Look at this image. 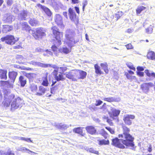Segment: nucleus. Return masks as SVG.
Segmentation results:
<instances>
[{"label": "nucleus", "instance_id": "nucleus-39", "mask_svg": "<svg viewBox=\"0 0 155 155\" xmlns=\"http://www.w3.org/2000/svg\"><path fill=\"white\" fill-rule=\"evenodd\" d=\"M17 139L24 141H26L27 142H32V141L31 140L30 138H25L22 137H17Z\"/></svg>", "mask_w": 155, "mask_h": 155}, {"label": "nucleus", "instance_id": "nucleus-61", "mask_svg": "<svg viewBox=\"0 0 155 155\" xmlns=\"http://www.w3.org/2000/svg\"><path fill=\"white\" fill-rule=\"evenodd\" d=\"M96 102L97 103L95 104V105L97 106H99L102 103V101L100 100H97L96 101Z\"/></svg>", "mask_w": 155, "mask_h": 155}, {"label": "nucleus", "instance_id": "nucleus-15", "mask_svg": "<svg viewBox=\"0 0 155 155\" xmlns=\"http://www.w3.org/2000/svg\"><path fill=\"white\" fill-rule=\"evenodd\" d=\"M22 29L23 30L25 31H28V33L31 34L33 32V30H32L31 27L28 25L26 22H24L21 24Z\"/></svg>", "mask_w": 155, "mask_h": 155}, {"label": "nucleus", "instance_id": "nucleus-45", "mask_svg": "<svg viewBox=\"0 0 155 155\" xmlns=\"http://www.w3.org/2000/svg\"><path fill=\"white\" fill-rule=\"evenodd\" d=\"M52 54V52L49 51L48 50H46L44 53L43 54V55L44 56H48L50 55H51Z\"/></svg>", "mask_w": 155, "mask_h": 155}, {"label": "nucleus", "instance_id": "nucleus-36", "mask_svg": "<svg viewBox=\"0 0 155 155\" xmlns=\"http://www.w3.org/2000/svg\"><path fill=\"white\" fill-rule=\"evenodd\" d=\"M30 88L32 92H35L37 91L38 90L37 86L35 84H31Z\"/></svg>", "mask_w": 155, "mask_h": 155}, {"label": "nucleus", "instance_id": "nucleus-8", "mask_svg": "<svg viewBox=\"0 0 155 155\" xmlns=\"http://www.w3.org/2000/svg\"><path fill=\"white\" fill-rule=\"evenodd\" d=\"M76 70H72L70 72H66L64 75L67 78L71 79L72 81H77Z\"/></svg>", "mask_w": 155, "mask_h": 155}, {"label": "nucleus", "instance_id": "nucleus-35", "mask_svg": "<svg viewBox=\"0 0 155 155\" xmlns=\"http://www.w3.org/2000/svg\"><path fill=\"white\" fill-rule=\"evenodd\" d=\"M146 8L144 6H139L137 7L136 9V12L137 14H140L142 11H143Z\"/></svg>", "mask_w": 155, "mask_h": 155}, {"label": "nucleus", "instance_id": "nucleus-44", "mask_svg": "<svg viewBox=\"0 0 155 155\" xmlns=\"http://www.w3.org/2000/svg\"><path fill=\"white\" fill-rule=\"evenodd\" d=\"M109 142L108 140H103L99 141V144L100 145H102L103 144H109Z\"/></svg>", "mask_w": 155, "mask_h": 155}, {"label": "nucleus", "instance_id": "nucleus-52", "mask_svg": "<svg viewBox=\"0 0 155 155\" xmlns=\"http://www.w3.org/2000/svg\"><path fill=\"white\" fill-rule=\"evenodd\" d=\"M6 155H14V153L13 151L11 150H8V151L5 152Z\"/></svg>", "mask_w": 155, "mask_h": 155}, {"label": "nucleus", "instance_id": "nucleus-59", "mask_svg": "<svg viewBox=\"0 0 155 155\" xmlns=\"http://www.w3.org/2000/svg\"><path fill=\"white\" fill-rule=\"evenodd\" d=\"M67 127L68 126L66 124L62 123L61 129V130L66 129Z\"/></svg>", "mask_w": 155, "mask_h": 155}, {"label": "nucleus", "instance_id": "nucleus-10", "mask_svg": "<svg viewBox=\"0 0 155 155\" xmlns=\"http://www.w3.org/2000/svg\"><path fill=\"white\" fill-rule=\"evenodd\" d=\"M13 83L8 81H0V87L3 89L6 88H12L13 87Z\"/></svg>", "mask_w": 155, "mask_h": 155}, {"label": "nucleus", "instance_id": "nucleus-33", "mask_svg": "<svg viewBox=\"0 0 155 155\" xmlns=\"http://www.w3.org/2000/svg\"><path fill=\"white\" fill-rule=\"evenodd\" d=\"M94 68L96 74H102V72L100 69V68L97 64H95L94 65Z\"/></svg>", "mask_w": 155, "mask_h": 155}, {"label": "nucleus", "instance_id": "nucleus-29", "mask_svg": "<svg viewBox=\"0 0 155 155\" xmlns=\"http://www.w3.org/2000/svg\"><path fill=\"white\" fill-rule=\"evenodd\" d=\"M101 66L106 73H108V64L107 63H101Z\"/></svg>", "mask_w": 155, "mask_h": 155}, {"label": "nucleus", "instance_id": "nucleus-58", "mask_svg": "<svg viewBox=\"0 0 155 155\" xmlns=\"http://www.w3.org/2000/svg\"><path fill=\"white\" fill-rule=\"evenodd\" d=\"M33 75L32 74H26V76L29 79H32Z\"/></svg>", "mask_w": 155, "mask_h": 155}, {"label": "nucleus", "instance_id": "nucleus-4", "mask_svg": "<svg viewBox=\"0 0 155 155\" xmlns=\"http://www.w3.org/2000/svg\"><path fill=\"white\" fill-rule=\"evenodd\" d=\"M34 32H32L31 34L35 38L36 40H38L41 38L43 37L46 35V31L42 28H37L36 31L33 30Z\"/></svg>", "mask_w": 155, "mask_h": 155}, {"label": "nucleus", "instance_id": "nucleus-31", "mask_svg": "<svg viewBox=\"0 0 155 155\" xmlns=\"http://www.w3.org/2000/svg\"><path fill=\"white\" fill-rule=\"evenodd\" d=\"M37 66L42 68H47L51 66V64H44L40 62H37Z\"/></svg>", "mask_w": 155, "mask_h": 155}, {"label": "nucleus", "instance_id": "nucleus-24", "mask_svg": "<svg viewBox=\"0 0 155 155\" xmlns=\"http://www.w3.org/2000/svg\"><path fill=\"white\" fill-rule=\"evenodd\" d=\"M7 73L6 70H0V78L1 79L6 80L7 79Z\"/></svg>", "mask_w": 155, "mask_h": 155}, {"label": "nucleus", "instance_id": "nucleus-17", "mask_svg": "<svg viewBox=\"0 0 155 155\" xmlns=\"http://www.w3.org/2000/svg\"><path fill=\"white\" fill-rule=\"evenodd\" d=\"M55 20L57 24L61 28L64 27L63 23L62 18L60 15L58 14L56 15Z\"/></svg>", "mask_w": 155, "mask_h": 155}, {"label": "nucleus", "instance_id": "nucleus-51", "mask_svg": "<svg viewBox=\"0 0 155 155\" xmlns=\"http://www.w3.org/2000/svg\"><path fill=\"white\" fill-rule=\"evenodd\" d=\"M16 58L21 61H24L25 59V58L23 57V56L21 55H17L16 56Z\"/></svg>", "mask_w": 155, "mask_h": 155}, {"label": "nucleus", "instance_id": "nucleus-37", "mask_svg": "<svg viewBox=\"0 0 155 155\" xmlns=\"http://www.w3.org/2000/svg\"><path fill=\"white\" fill-rule=\"evenodd\" d=\"M145 73L147 76L153 78H155V74L154 72H150L148 70L145 71Z\"/></svg>", "mask_w": 155, "mask_h": 155}, {"label": "nucleus", "instance_id": "nucleus-12", "mask_svg": "<svg viewBox=\"0 0 155 155\" xmlns=\"http://www.w3.org/2000/svg\"><path fill=\"white\" fill-rule=\"evenodd\" d=\"M135 117V116L133 115L126 114L124 115L123 120L126 124L130 125L132 123V120L134 119Z\"/></svg>", "mask_w": 155, "mask_h": 155}, {"label": "nucleus", "instance_id": "nucleus-25", "mask_svg": "<svg viewBox=\"0 0 155 155\" xmlns=\"http://www.w3.org/2000/svg\"><path fill=\"white\" fill-rule=\"evenodd\" d=\"M147 57L148 59L155 60V53L153 51H150L148 53Z\"/></svg>", "mask_w": 155, "mask_h": 155}, {"label": "nucleus", "instance_id": "nucleus-18", "mask_svg": "<svg viewBox=\"0 0 155 155\" xmlns=\"http://www.w3.org/2000/svg\"><path fill=\"white\" fill-rule=\"evenodd\" d=\"M14 16L9 14H6L3 18L4 21L8 23H11L12 21L14 20Z\"/></svg>", "mask_w": 155, "mask_h": 155}, {"label": "nucleus", "instance_id": "nucleus-47", "mask_svg": "<svg viewBox=\"0 0 155 155\" xmlns=\"http://www.w3.org/2000/svg\"><path fill=\"white\" fill-rule=\"evenodd\" d=\"M51 48L52 51L54 52V54L56 56H57V52L58 49L57 47L54 45H53L51 47Z\"/></svg>", "mask_w": 155, "mask_h": 155}, {"label": "nucleus", "instance_id": "nucleus-55", "mask_svg": "<svg viewBox=\"0 0 155 155\" xmlns=\"http://www.w3.org/2000/svg\"><path fill=\"white\" fill-rule=\"evenodd\" d=\"M106 128L108 130L111 134H114V130L109 127H106Z\"/></svg>", "mask_w": 155, "mask_h": 155}, {"label": "nucleus", "instance_id": "nucleus-19", "mask_svg": "<svg viewBox=\"0 0 155 155\" xmlns=\"http://www.w3.org/2000/svg\"><path fill=\"white\" fill-rule=\"evenodd\" d=\"M53 74L54 76L55 80L57 81H63L65 79L63 75L61 74H58V73L56 70H54L53 72Z\"/></svg>", "mask_w": 155, "mask_h": 155}, {"label": "nucleus", "instance_id": "nucleus-26", "mask_svg": "<svg viewBox=\"0 0 155 155\" xmlns=\"http://www.w3.org/2000/svg\"><path fill=\"white\" fill-rule=\"evenodd\" d=\"M19 81L22 87H24L26 83V78L23 76H21L20 77Z\"/></svg>", "mask_w": 155, "mask_h": 155}, {"label": "nucleus", "instance_id": "nucleus-1", "mask_svg": "<svg viewBox=\"0 0 155 155\" xmlns=\"http://www.w3.org/2000/svg\"><path fill=\"white\" fill-rule=\"evenodd\" d=\"M4 100L2 104L5 107H9L11 105V110H14L23 106L22 99L14 94H11L7 90L4 91Z\"/></svg>", "mask_w": 155, "mask_h": 155}, {"label": "nucleus", "instance_id": "nucleus-34", "mask_svg": "<svg viewBox=\"0 0 155 155\" xmlns=\"http://www.w3.org/2000/svg\"><path fill=\"white\" fill-rule=\"evenodd\" d=\"M117 99L114 97H109L104 98V100L108 102H112L117 101Z\"/></svg>", "mask_w": 155, "mask_h": 155}, {"label": "nucleus", "instance_id": "nucleus-38", "mask_svg": "<svg viewBox=\"0 0 155 155\" xmlns=\"http://www.w3.org/2000/svg\"><path fill=\"white\" fill-rule=\"evenodd\" d=\"M17 139L24 141H26L27 142H32V141L31 140L30 138H25L22 137H17Z\"/></svg>", "mask_w": 155, "mask_h": 155}, {"label": "nucleus", "instance_id": "nucleus-32", "mask_svg": "<svg viewBox=\"0 0 155 155\" xmlns=\"http://www.w3.org/2000/svg\"><path fill=\"white\" fill-rule=\"evenodd\" d=\"M49 84L47 79V77H45L42 78V82L41 84L44 86L47 87Z\"/></svg>", "mask_w": 155, "mask_h": 155}, {"label": "nucleus", "instance_id": "nucleus-42", "mask_svg": "<svg viewBox=\"0 0 155 155\" xmlns=\"http://www.w3.org/2000/svg\"><path fill=\"white\" fill-rule=\"evenodd\" d=\"M18 151H22V152H25V150H27L28 151L31 153H35L32 152V151L30 150L29 149L26 148L25 147H19L17 150Z\"/></svg>", "mask_w": 155, "mask_h": 155}, {"label": "nucleus", "instance_id": "nucleus-3", "mask_svg": "<svg viewBox=\"0 0 155 155\" xmlns=\"http://www.w3.org/2000/svg\"><path fill=\"white\" fill-rule=\"evenodd\" d=\"M74 33L70 30H67L66 32L64 43L68 45L69 47L71 48L75 43L73 37Z\"/></svg>", "mask_w": 155, "mask_h": 155}, {"label": "nucleus", "instance_id": "nucleus-21", "mask_svg": "<svg viewBox=\"0 0 155 155\" xmlns=\"http://www.w3.org/2000/svg\"><path fill=\"white\" fill-rule=\"evenodd\" d=\"M37 5L38 7L41 8L43 11H44L45 13L48 16H51L52 15V13L50 9H49L48 8L40 4H37Z\"/></svg>", "mask_w": 155, "mask_h": 155}, {"label": "nucleus", "instance_id": "nucleus-16", "mask_svg": "<svg viewBox=\"0 0 155 155\" xmlns=\"http://www.w3.org/2000/svg\"><path fill=\"white\" fill-rule=\"evenodd\" d=\"M47 91V89L43 86H41L38 87V89L35 95L39 96L43 95Z\"/></svg>", "mask_w": 155, "mask_h": 155}, {"label": "nucleus", "instance_id": "nucleus-54", "mask_svg": "<svg viewBox=\"0 0 155 155\" xmlns=\"http://www.w3.org/2000/svg\"><path fill=\"white\" fill-rule=\"evenodd\" d=\"M43 51V50L39 48H37L35 49L33 52V53L40 52Z\"/></svg>", "mask_w": 155, "mask_h": 155}, {"label": "nucleus", "instance_id": "nucleus-13", "mask_svg": "<svg viewBox=\"0 0 155 155\" xmlns=\"http://www.w3.org/2000/svg\"><path fill=\"white\" fill-rule=\"evenodd\" d=\"M120 139H119L117 138L112 139L111 144L119 148L124 149L125 148V147L123 144L120 143Z\"/></svg>", "mask_w": 155, "mask_h": 155}, {"label": "nucleus", "instance_id": "nucleus-53", "mask_svg": "<svg viewBox=\"0 0 155 155\" xmlns=\"http://www.w3.org/2000/svg\"><path fill=\"white\" fill-rule=\"evenodd\" d=\"M61 123H56L54 124V126L57 128L61 129Z\"/></svg>", "mask_w": 155, "mask_h": 155}, {"label": "nucleus", "instance_id": "nucleus-57", "mask_svg": "<svg viewBox=\"0 0 155 155\" xmlns=\"http://www.w3.org/2000/svg\"><path fill=\"white\" fill-rule=\"evenodd\" d=\"M125 46L127 49H132L133 48V47L131 44H129L127 45H125Z\"/></svg>", "mask_w": 155, "mask_h": 155}, {"label": "nucleus", "instance_id": "nucleus-6", "mask_svg": "<svg viewBox=\"0 0 155 155\" xmlns=\"http://www.w3.org/2000/svg\"><path fill=\"white\" fill-rule=\"evenodd\" d=\"M2 41H5L6 43L11 45H13L17 41L14 37L12 35H8L1 39Z\"/></svg>", "mask_w": 155, "mask_h": 155}, {"label": "nucleus", "instance_id": "nucleus-7", "mask_svg": "<svg viewBox=\"0 0 155 155\" xmlns=\"http://www.w3.org/2000/svg\"><path fill=\"white\" fill-rule=\"evenodd\" d=\"M69 17L71 20L73 21L76 25L78 23V19L76 17V15L74 11L71 8H69L68 10Z\"/></svg>", "mask_w": 155, "mask_h": 155}, {"label": "nucleus", "instance_id": "nucleus-20", "mask_svg": "<svg viewBox=\"0 0 155 155\" xmlns=\"http://www.w3.org/2000/svg\"><path fill=\"white\" fill-rule=\"evenodd\" d=\"M28 13L26 10H23L18 14V17L19 19L25 20Z\"/></svg>", "mask_w": 155, "mask_h": 155}, {"label": "nucleus", "instance_id": "nucleus-2", "mask_svg": "<svg viewBox=\"0 0 155 155\" xmlns=\"http://www.w3.org/2000/svg\"><path fill=\"white\" fill-rule=\"evenodd\" d=\"M123 128V133L119 134V137L122 138L121 140L123 144L127 146L131 147V149L135 150L134 145L133 143L134 138L129 134V129L126 127H124Z\"/></svg>", "mask_w": 155, "mask_h": 155}, {"label": "nucleus", "instance_id": "nucleus-64", "mask_svg": "<svg viewBox=\"0 0 155 155\" xmlns=\"http://www.w3.org/2000/svg\"><path fill=\"white\" fill-rule=\"evenodd\" d=\"M72 3L73 4L78 3L79 2V0H71Z\"/></svg>", "mask_w": 155, "mask_h": 155}, {"label": "nucleus", "instance_id": "nucleus-48", "mask_svg": "<svg viewBox=\"0 0 155 155\" xmlns=\"http://www.w3.org/2000/svg\"><path fill=\"white\" fill-rule=\"evenodd\" d=\"M126 64L127 67L130 69L135 70V68L133 66L132 64L131 63H127Z\"/></svg>", "mask_w": 155, "mask_h": 155}, {"label": "nucleus", "instance_id": "nucleus-22", "mask_svg": "<svg viewBox=\"0 0 155 155\" xmlns=\"http://www.w3.org/2000/svg\"><path fill=\"white\" fill-rule=\"evenodd\" d=\"M85 129L87 132L91 135L95 134L97 132L96 130L92 126H87L86 127Z\"/></svg>", "mask_w": 155, "mask_h": 155}, {"label": "nucleus", "instance_id": "nucleus-23", "mask_svg": "<svg viewBox=\"0 0 155 155\" xmlns=\"http://www.w3.org/2000/svg\"><path fill=\"white\" fill-rule=\"evenodd\" d=\"M18 73L15 71H12L9 73V77L12 81L11 82L14 83L15 80L17 75Z\"/></svg>", "mask_w": 155, "mask_h": 155}, {"label": "nucleus", "instance_id": "nucleus-41", "mask_svg": "<svg viewBox=\"0 0 155 155\" xmlns=\"http://www.w3.org/2000/svg\"><path fill=\"white\" fill-rule=\"evenodd\" d=\"M74 131L75 133H78L81 135H82V130L81 127H78L74 129Z\"/></svg>", "mask_w": 155, "mask_h": 155}, {"label": "nucleus", "instance_id": "nucleus-27", "mask_svg": "<svg viewBox=\"0 0 155 155\" xmlns=\"http://www.w3.org/2000/svg\"><path fill=\"white\" fill-rule=\"evenodd\" d=\"M29 23L32 26H35L39 24V22L35 18H31L29 21Z\"/></svg>", "mask_w": 155, "mask_h": 155}, {"label": "nucleus", "instance_id": "nucleus-40", "mask_svg": "<svg viewBox=\"0 0 155 155\" xmlns=\"http://www.w3.org/2000/svg\"><path fill=\"white\" fill-rule=\"evenodd\" d=\"M85 150H86L87 151H89L90 153H95L97 154H98V151L95 150L92 148H88L86 147L85 148Z\"/></svg>", "mask_w": 155, "mask_h": 155}, {"label": "nucleus", "instance_id": "nucleus-62", "mask_svg": "<svg viewBox=\"0 0 155 155\" xmlns=\"http://www.w3.org/2000/svg\"><path fill=\"white\" fill-rule=\"evenodd\" d=\"M38 62L35 61H31L29 63L30 64H32L34 66H37V63Z\"/></svg>", "mask_w": 155, "mask_h": 155}, {"label": "nucleus", "instance_id": "nucleus-46", "mask_svg": "<svg viewBox=\"0 0 155 155\" xmlns=\"http://www.w3.org/2000/svg\"><path fill=\"white\" fill-rule=\"evenodd\" d=\"M61 50L63 52L66 54L69 53L70 51V50L66 47H63Z\"/></svg>", "mask_w": 155, "mask_h": 155}, {"label": "nucleus", "instance_id": "nucleus-50", "mask_svg": "<svg viewBox=\"0 0 155 155\" xmlns=\"http://www.w3.org/2000/svg\"><path fill=\"white\" fill-rule=\"evenodd\" d=\"M57 89V87H52L51 88V93L52 94H54L55 93Z\"/></svg>", "mask_w": 155, "mask_h": 155}, {"label": "nucleus", "instance_id": "nucleus-43", "mask_svg": "<svg viewBox=\"0 0 155 155\" xmlns=\"http://www.w3.org/2000/svg\"><path fill=\"white\" fill-rule=\"evenodd\" d=\"M123 15L122 12H118L115 14V17L117 18V20Z\"/></svg>", "mask_w": 155, "mask_h": 155}, {"label": "nucleus", "instance_id": "nucleus-5", "mask_svg": "<svg viewBox=\"0 0 155 155\" xmlns=\"http://www.w3.org/2000/svg\"><path fill=\"white\" fill-rule=\"evenodd\" d=\"M53 32L55 36V38L58 43V45L61 44V39L63 37V34L62 32L58 31V29L55 26H53L52 28Z\"/></svg>", "mask_w": 155, "mask_h": 155}, {"label": "nucleus", "instance_id": "nucleus-28", "mask_svg": "<svg viewBox=\"0 0 155 155\" xmlns=\"http://www.w3.org/2000/svg\"><path fill=\"white\" fill-rule=\"evenodd\" d=\"M12 29V27L8 25H5L3 26V28L2 30L3 32L4 33H6L8 31H11Z\"/></svg>", "mask_w": 155, "mask_h": 155}, {"label": "nucleus", "instance_id": "nucleus-14", "mask_svg": "<svg viewBox=\"0 0 155 155\" xmlns=\"http://www.w3.org/2000/svg\"><path fill=\"white\" fill-rule=\"evenodd\" d=\"M76 78L78 79H84L86 76V72L79 70H76Z\"/></svg>", "mask_w": 155, "mask_h": 155}, {"label": "nucleus", "instance_id": "nucleus-49", "mask_svg": "<svg viewBox=\"0 0 155 155\" xmlns=\"http://www.w3.org/2000/svg\"><path fill=\"white\" fill-rule=\"evenodd\" d=\"M146 32L148 34H151L152 32L153 28L151 26H150L146 29Z\"/></svg>", "mask_w": 155, "mask_h": 155}, {"label": "nucleus", "instance_id": "nucleus-9", "mask_svg": "<svg viewBox=\"0 0 155 155\" xmlns=\"http://www.w3.org/2000/svg\"><path fill=\"white\" fill-rule=\"evenodd\" d=\"M108 113L110 117L113 118L114 117H116L120 114V111L119 110H116L110 106H108Z\"/></svg>", "mask_w": 155, "mask_h": 155}, {"label": "nucleus", "instance_id": "nucleus-63", "mask_svg": "<svg viewBox=\"0 0 155 155\" xmlns=\"http://www.w3.org/2000/svg\"><path fill=\"white\" fill-rule=\"evenodd\" d=\"M13 3L12 0H7V4L8 5H11Z\"/></svg>", "mask_w": 155, "mask_h": 155}, {"label": "nucleus", "instance_id": "nucleus-56", "mask_svg": "<svg viewBox=\"0 0 155 155\" xmlns=\"http://www.w3.org/2000/svg\"><path fill=\"white\" fill-rule=\"evenodd\" d=\"M83 6V10L84 11V10L85 7L87 5V0H84L83 2L82 3Z\"/></svg>", "mask_w": 155, "mask_h": 155}, {"label": "nucleus", "instance_id": "nucleus-30", "mask_svg": "<svg viewBox=\"0 0 155 155\" xmlns=\"http://www.w3.org/2000/svg\"><path fill=\"white\" fill-rule=\"evenodd\" d=\"M67 68L65 67H58L57 70H56L58 73L59 72L60 74H61L67 70Z\"/></svg>", "mask_w": 155, "mask_h": 155}, {"label": "nucleus", "instance_id": "nucleus-11", "mask_svg": "<svg viewBox=\"0 0 155 155\" xmlns=\"http://www.w3.org/2000/svg\"><path fill=\"white\" fill-rule=\"evenodd\" d=\"M154 86L153 84L152 83H144L141 85V88L143 92L146 93L148 92L149 88Z\"/></svg>", "mask_w": 155, "mask_h": 155}, {"label": "nucleus", "instance_id": "nucleus-60", "mask_svg": "<svg viewBox=\"0 0 155 155\" xmlns=\"http://www.w3.org/2000/svg\"><path fill=\"white\" fill-rule=\"evenodd\" d=\"M89 108L91 110H94L96 108L95 105L91 104L89 106Z\"/></svg>", "mask_w": 155, "mask_h": 155}]
</instances>
